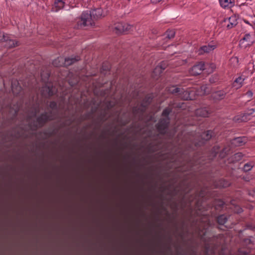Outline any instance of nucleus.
Segmentation results:
<instances>
[{"label":"nucleus","instance_id":"nucleus-1","mask_svg":"<svg viewBox=\"0 0 255 255\" xmlns=\"http://www.w3.org/2000/svg\"><path fill=\"white\" fill-rule=\"evenodd\" d=\"M211 224L208 216H203L192 221L189 228L181 235L184 251L183 255H197L196 248L200 243L205 245L207 255H214L218 247L221 242L214 244L212 242L218 240L217 237L211 239L209 237V230Z\"/></svg>","mask_w":255,"mask_h":255},{"label":"nucleus","instance_id":"nucleus-2","mask_svg":"<svg viewBox=\"0 0 255 255\" xmlns=\"http://www.w3.org/2000/svg\"><path fill=\"white\" fill-rule=\"evenodd\" d=\"M183 200L185 203V206L188 209V214L190 216L189 220H191V216L193 214L194 210H201L203 209L200 200L204 196L203 190L198 188V183L196 177L194 175H190L186 176L183 181Z\"/></svg>","mask_w":255,"mask_h":255},{"label":"nucleus","instance_id":"nucleus-3","mask_svg":"<svg viewBox=\"0 0 255 255\" xmlns=\"http://www.w3.org/2000/svg\"><path fill=\"white\" fill-rule=\"evenodd\" d=\"M205 86L192 87L178 86L176 87V98L183 100H193L196 96L205 94Z\"/></svg>","mask_w":255,"mask_h":255},{"label":"nucleus","instance_id":"nucleus-4","mask_svg":"<svg viewBox=\"0 0 255 255\" xmlns=\"http://www.w3.org/2000/svg\"><path fill=\"white\" fill-rule=\"evenodd\" d=\"M170 113V111L168 109H165L162 112V118L160 120L158 123L156 125V128L160 133H164L166 131L168 125L169 123V119L168 115Z\"/></svg>","mask_w":255,"mask_h":255},{"label":"nucleus","instance_id":"nucleus-5","mask_svg":"<svg viewBox=\"0 0 255 255\" xmlns=\"http://www.w3.org/2000/svg\"><path fill=\"white\" fill-rule=\"evenodd\" d=\"M79 60L80 58L79 56L65 59L62 57H60L55 59L53 61L52 64L56 67L68 66Z\"/></svg>","mask_w":255,"mask_h":255},{"label":"nucleus","instance_id":"nucleus-6","mask_svg":"<svg viewBox=\"0 0 255 255\" xmlns=\"http://www.w3.org/2000/svg\"><path fill=\"white\" fill-rule=\"evenodd\" d=\"M77 23L78 26L81 27L93 25L94 24V19L91 12H89L88 11H84Z\"/></svg>","mask_w":255,"mask_h":255},{"label":"nucleus","instance_id":"nucleus-7","mask_svg":"<svg viewBox=\"0 0 255 255\" xmlns=\"http://www.w3.org/2000/svg\"><path fill=\"white\" fill-rule=\"evenodd\" d=\"M205 64L203 62H199L198 64L194 65L190 70V73L192 75H197L200 74L205 69Z\"/></svg>","mask_w":255,"mask_h":255},{"label":"nucleus","instance_id":"nucleus-8","mask_svg":"<svg viewBox=\"0 0 255 255\" xmlns=\"http://www.w3.org/2000/svg\"><path fill=\"white\" fill-rule=\"evenodd\" d=\"M90 12L94 20L105 16L108 13V10L107 9L103 10L100 7L93 9Z\"/></svg>","mask_w":255,"mask_h":255},{"label":"nucleus","instance_id":"nucleus-9","mask_svg":"<svg viewBox=\"0 0 255 255\" xmlns=\"http://www.w3.org/2000/svg\"><path fill=\"white\" fill-rule=\"evenodd\" d=\"M132 26L125 23H119L115 26L116 32L117 33H123L130 30Z\"/></svg>","mask_w":255,"mask_h":255},{"label":"nucleus","instance_id":"nucleus-10","mask_svg":"<svg viewBox=\"0 0 255 255\" xmlns=\"http://www.w3.org/2000/svg\"><path fill=\"white\" fill-rule=\"evenodd\" d=\"M212 136V131L211 130H207L204 132L201 135V139L202 141H199V142H195V146H200L204 143V141H207L209 140Z\"/></svg>","mask_w":255,"mask_h":255},{"label":"nucleus","instance_id":"nucleus-11","mask_svg":"<svg viewBox=\"0 0 255 255\" xmlns=\"http://www.w3.org/2000/svg\"><path fill=\"white\" fill-rule=\"evenodd\" d=\"M53 118L51 117L50 114H48L47 113H44L42 114L39 117H38L37 119V126L41 127L42 126L45 122L47 121L51 120Z\"/></svg>","mask_w":255,"mask_h":255},{"label":"nucleus","instance_id":"nucleus-12","mask_svg":"<svg viewBox=\"0 0 255 255\" xmlns=\"http://www.w3.org/2000/svg\"><path fill=\"white\" fill-rule=\"evenodd\" d=\"M216 47V45L212 44L202 46L198 49V54L202 55L204 53H209L211 51L214 50Z\"/></svg>","mask_w":255,"mask_h":255},{"label":"nucleus","instance_id":"nucleus-13","mask_svg":"<svg viewBox=\"0 0 255 255\" xmlns=\"http://www.w3.org/2000/svg\"><path fill=\"white\" fill-rule=\"evenodd\" d=\"M225 22H228L227 27L228 29L232 28L238 24V19L235 15H232L228 19H225Z\"/></svg>","mask_w":255,"mask_h":255},{"label":"nucleus","instance_id":"nucleus-14","mask_svg":"<svg viewBox=\"0 0 255 255\" xmlns=\"http://www.w3.org/2000/svg\"><path fill=\"white\" fill-rule=\"evenodd\" d=\"M5 35V39H3L2 41L5 42L4 46L8 48H11L15 47L17 45V42L13 39H11L9 38V37L6 35Z\"/></svg>","mask_w":255,"mask_h":255},{"label":"nucleus","instance_id":"nucleus-15","mask_svg":"<svg viewBox=\"0 0 255 255\" xmlns=\"http://www.w3.org/2000/svg\"><path fill=\"white\" fill-rule=\"evenodd\" d=\"M210 114V112L205 108L198 109L195 111V114L197 117H207Z\"/></svg>","mask_w":255,"mask_h":255},{"label":"nucleus","instance_id":"nucleus-16","mask_svg":"<svg viewBox=\"0 0 255 255\" xmlns=\"http://www.w3.org/2000/svg\"><path fill=\"white\" fill-rule=\"evenodd\" d=\"M245 76H241L236 78L233 83V87L236 89L240 88L243 85Z\"/></svg>","mask_w":255,"mask_h":255},{"label":"nucleus","instance_id":"nucleus-17","mask_svg":"<svg viewBox=\"0 0 255 255\" xmlns=\"http://www.w3.org/2000/svg\"><path fill=\"white\" fill-rule=\"evenodd\" d=\"M183 161L184 162L183 163L184 168L189 171L193 170L194 163L192 160L189 159L188 158H186V157L184 156Z\"/></svg>","mask_w":255,"mask_h":255},{"label":"nucleus","instance_id":"nucleus-18","mask_svg":"<svg viewBox=\"0 0 255 255\" xmlns=\"http://www.w3.org/2000/svg\"><path fill=\"white\" fill-rule=\"evenodd\" d=\"M64 2L62 0H55L52 7V11L57 12L63 8Z\"/></svg>","mask_w":255,"mask_h":255},{"label":"nucleus","instance_id":"nucleus-19","mask_svg":"<svg viewBox=\"0 0 255 255\" xmlns=\"http://www.w3.org/2000/svg\"><path fill=\"white\" fill-rule=\"evenodd\" d=\"M247 141V137L245 136L235 138L233 140V144L235 146H240L245 144Z\"/></svg>","mask_w":255,"mask_h":255},{"label":"nucleus","instance_id":"nucleus-20","mask_svg":"<svg viewBox=\"0 0 255 255\" xmlns=\"http://www.w3.org/2000/svg\"><path fill=\"white\" fill-rule=\"evenodd\" d=\"M249 120L250 118L247 117V116L245 114V113L238 115L236 116L233 119V120L235 122L238 123L247 122Z\"/></svg>","mask_w":255,"mask_h":255},{"label":"nucleus","instance_id":"nucleus-21","mask_svg":"<svg viewBox=\"0 0 255 255\" xmlns=\"http://www.w3.org/2000/svg\"><path fill=\"white\" fill-rule=\"evenodd\" d=\"M226 94V92L224 91H218L212 94V97L216 100H221L224 98Z\"/></svg>","mask_w":255,"mask_h":255},{"label":"nucleus","instance_id":"nucleus-22","mask_svg":"<svg viewBox=\"0 0 255 255\" xmlns=\"http://www.w3.org/2000/svg\"><path fill=\"white\" fill-rule=\"evenodd\" d=\"M220 5L223 8L231 7L234 5V0H219Z\"/></svg>","mask_w":255,"mask_h":255},{"label":"nucleus","instance_id":"nucleus-23","mask_svg":"<svg viewBox=\"0 0 255 255\" xmlns=\"http://www.w3.org/2000/svg\"><path fill=\"white\" fill-rule=\"evenodd\" d=\"M243 154L241 152H238L234 154L230 158V162H238L242 160L243 157Z\"/></svg>","mask_w":255,"mask_h":255},{"label":"nucleus","instance_id":"nucleus-24","mask_svg":"<svg viewBox=\"0 0 255 255\" xmlns=\"http://www.w3.org/2000/svg\"><path fill=\"white\" fill-rule=\"evenodd\" d=\"M46 90L47 92V96H51L55 94L57 92V89L55 87H53V86H46L44 88V90Z\"/></svg>","mask_w":255,"mask_h":255},{"label":"nucleus","instance_id":"nucleus-25","mask_svg":"<svg viewBox=\"0 0 255 255\" xmlns=\"http://www.w3.org/2000/svg\"><path fill=\"white\" fill-rule=\"evenodd\" d=\"M254 163L253 162H249L246 163L243 168L244 171L248 172L252 170L254 166Z\"/></svg>","mask_w":255,"mask_h":255},{"label":"nucleus","instance_id":"nucleus-26","mask_svg":"<svg viewBox=\"0 0 255 255\" xmlns=\"http://www.w3.org/2000/svg\"><path fill=\"white\" fill-rule=\"evenodd\" d=\"M227 217L225 215H221L217 218V222L220 225H224L227 221Z\"/></svg>","mask_w":255,"mask_h":255},{"label":"nucleus","instance_id":"nucleus-27","mask_svg":"<svg viewBox=\"0 0 255 255\" xmlns=\"http://www.w3.org/2000/svg\"><path fill=\"white\" fill-rule=\"evenodd\" d=\"M175 34V31L174 30H167L164 35V36L166 39H170L174 37Z\"/></svg>","mask_w":255,"mask_h":255},{"label":"nucleus","instance_id":"nucleus-28","mask_svg":"<svg viewBox=\"0 0 255 255\" xmlns=\"http://www.w3.org/2000/svg\"><path fill=\"white\" fill-rule=\"evenodd\" d=\"M177 210V200L176 199V211ZM179 245H178V235L177 230V221H176V255H179Z\"/></svg>","mask_w":255,"mask_h":255},{"label":"nucleus","instance_id":"nucleus-29","mask_svg":"<svg viewBox=\"0 0 255 255\" xmlns=\"http://www.w3.org/2000/svg\"><path fill=\"white\" fill-rule=\"evenodd\" d=\"M230 183L226 180H221L220 181V186L222 187L225 188L229 186Z\"/></svg>","mask_w":255,"mask_h":255},{"label":"nucleus","instance_id":"nucleus-30","mask_svg":"<svg viewBox=\"0 0 255 255\" xmlns=\"http://www.w3.org/2000/svg\"><path fill=\"white\" fill-rule=\"evenodd\" d=\"M177 152V149H176V183L177 182V171H178L179 170V169H178V168L177 167V162L179 161V159H178V155ZM177 190H178V186L176 185V196L178 195Z\"/></svg>","mask_w":255,"mask_h":255},{"label":"nucleus","instance_id":"nucleus-31","mask_svg":"<svg viewBox=\"0 0 255 255\" xmlns=\"http://www.w3.org/2000/svg\"><path fill=\"white\" fill-rule=\"evenodd\" d=\"M251 35L250 34H246L242 40L248 41L250 43H253V41L251 39Z\"/></svg>","mask_w":255,"mask_h":255},{"label":"nucleus","instance_id":"nucleus-32","mask_svg":"<svg viewBox=\"0 0 255 255\" xmlns=\"http://www.w3.org/2000/svg\"><path fill=\"white\" fill-rule=\"evenodd\" d=\"M164 69V68H162L161 66H157L154 70L153 73L160 74L162 72V70Z\"/></svg>","mask_w":255,"mask_h":255},{"label":"nucleus","instance_id":"nucleus-33","mask_svg":"<svg viewBox=\"0 0 255 255\" xmlns=\"http://www.w3.org/2000/svg\"><path fill=\"white\" fill-rule=\"evenodd\" d=\"M234 212L236 213H241L243 212L242 209L239 206H235L234 209Z\"/></svg>","mask_w":255,"mask_h":255},{"label":"nucleus","instance_id":"nucleus-34","mask_svg":"<svg viewBox=\"0 0 255 255\" xmlns=\"http://www.w3.org/2000/svg\"><path fill=\"white\" fill-rule=\"evenodd\" d=\"M255 112L254 109H251L249 110L246 113H245V114L247 116V117L250 118V116L252 115Z\"/></svg>","mask_w":255,"mask_h":255},{"label":"nucleus","instance_id":"nucleus-35","mask_svg":"<svg viewBox=\"0 0 255 255\" xmlns=\"http://www.w3.org/2000/svg\"><path fill=\"white\" fill-rule=\"evenodd\" d=\"M246 96H247L249 98H251L252 97L253 95V92L251 91H248L246 93Z\"/></svg>","mask_w":255,"mask_h":255},{"label":"nucleus","instance_id":"nucleus-36","mask_svg":"<svg viewBox=\"0 0 255 255\" xmlns=\"http://www.w3.org/2000/svg\"><path fill=\"white\" fill-rule=\"evenodd\" d=\"M238 252L239 253L237 255H246L248 254V253L246 252L242 251L241 249L239 250Z\"/></svg>","mask_w":255,"mask_h":255},{"label":"nucleus","instance_id":"nucleus-37","mask_svg":"<svg viewBox=\"0 0 255 255\" xmlns=\"http://www.w3.org/2000/svg\"><path fill=\"white\" fill-rule=\"evenodd\" d=\"M5 35L0 31V41H2L3 39H5Z\"/></svg>","mask_w":255,"mask_h":255},{"label":"nucleus","instance_id":"nucleus-38","mask_svg":"<svg viewBox=\"0 0 255 255\" xmlns=\"http://www.w3.org/2000/svg\"><path fill=\"white\" fill-rule=\"evenodd\" d=\"M11 90H12V92H13L14 94H16V93H17V92L15 91V89H14L13 84H12V85H11Z\"/></svg>","mask_w":255,"mask_h":255},{"label":"nucleus","instance_id":"nucleus-39","mask_svg":"<svg viewBox=\"0 0 255 255\" xmlns=\"http://www.w3.org/2000/svg\"><path fill=\"white\" fill-rule=\"evenodd\" d=\"M243 179L246 181H249L250 180V177L249 176H244Z\"/></svg>","mask_w":255,"mask_h":255},{"label":"nucleus","instance_id":"nucleus-40","mask_svg":"<svg viewBox=\"0 0 255 255\" xmlns=\"http://www.w3.org/2000/svg\"><path fill=\"white\" fill-rule=\"evenodd\" d=\"M50 106L51 108H54L56 106V104L55 102H51Z\"/></svg>","mask_w":255,"mask_h":255},{"label":"nucleus","instance_id":"nucleus-41","mask_svg":"<svg viewBox=\"0 0 255 255\" xmlns=\"http://www.w3.org/2000/svg\"><path fill=\"white\" fill-rule=\"evenodd\" d=\"M161 0H151V2L152 3H155L160 2Z\"/></svg>","mask_w":255,"mask_h":255},{"label":"nucleus","instance_id":"nucleus-42","mask_svg":"<svg viewBox=\"0 0 255 255\" xmlns=\"http://www.w3.org/2000/svg\"><path fill=\"white\" fill-rule=\"evenodd\" d=\"M185 107H186V106L185 105V103H182V105L180 107V108L184 109V108H185Z\"/></svg>","mask_w":255,"mask_h":255},{"label":"nucleus","instance_id":"nucleus-43","mask_svg":"<svg viewBox=\"0 0 255 255\" xmlns=\"http://www.w3.org/2000/svg\"><path fill=\"white\" fill-rule=\"evenodd\" d=\"M16 89H17V91L19 92V91H20V90L21 89V87L20 86H17L16 87Z\"/></svg>","mask_w":255,"mask_h":255},{"label":"nucleus","instance_id":"nucleus-44","mask_svg":"<svg viewBox=\"0 0 255 255\" xmlns=\"http://www.w3.org/2000/svg\"><path fill=\"white\" fill-rule=\"evenodd\" d=\"M234 201H231V204H232L233 205H234Z\"/></svg>","mask_w":255,"mask_h":255},{"label":"nucleus","instance_id":"nucleus-45","mask_svg":"<svg viewBox=\"0 0 255 255\" xmlns=\"http://www.w3.org/2000/svg\"><path fill=\"white\" fill-rule=\"evenodd\" d=\"M253 192H254V194H253V195L254 196V195H255V190L253 191Z\"/></svg>","mask_w":255,"mask_h":255},{"label":"nucleus","instance_id":"nucleus-46","mask_svg":"<svg viewBox=\"0 0 255 255\" xmlns=\"http://www.w3.org/2000/svg\"><path fill=\"white\" fill-rule=\"evenodd\" d=\"M176 111H177V108H178V106L177 105H176Z\"/></svg>","mask_w":255,"mask_h":255},{"label":"nucleus","instance_id":"nucleus-47","mask_svg":"<svg viewBox=\"0 0 255 255\" xmlns=\"http://www.w3.org/2000/svg\"><path fill=\"white\" fill-rule=\"evenodd\" d=\"M190 148H192V149H193V147H191V146H190L189 147Z\"/></svg>","mask_w":255,"mask_h":255},{"label":"nucleus","instance_id":"nucleus-48","mask_svg":"<svg viewBox=\"0 0 255 255\" xmlns=\"http://www.w3.org/2000/svg\"><path fill=\"white\" fill-rule=\"evenodd\" d=\"M177 62H179V60H178L177 61L176 60V63H177Z\"/></svg>","mask_w":255,"mask_h":255},{"label":"nucleus","instance_id":"nucleus-49","mask_svg":"<svg viewBox=\"0 0 255 255\" xmlns=\"http://www.w3.org/2000/svg\"><path fill=\"white\" fill-rule=\"evenodd\" d=\"M176 140H177V136H176Z\"/></svg>","mask_w":255,"mask_h":255}]
</instances>
